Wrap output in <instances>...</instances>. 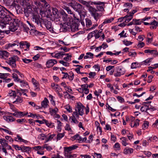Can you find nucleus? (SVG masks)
Segmentation results:
<instances>
[{
    "label": "nucleus",
    "instance_id": "25",
    "mask_svg": "<svg viewBox=\"0 0 158 158\" xmlns=\"http://www.w3.org/2000/svg\"><path fill=\"white\" fill-rule=\"evenodd\" d=\"M2 127H3L4 128H0V131H3L4 132L10 135H13L12 132L10 131H9L8 130V128L7 127H6L4 126H3Z\"/></svg>",
    "mask_w": 158,
    "mask_h": 158
},
{
    "label": "nucleus",
    "instance_id": "55",
    "mask_svg": "<svg viewBox=\"0 0 158 158\" xmlns=\"http://www.w3.org/2000/svg\"><path fill=\"white\" fill-rule=\"evenodd\" d=\"M148 106L147 105H144L143 106H142L140 108V110L142 112H146L148 110L147 109Z\"/></svg>",
    "mask_w": 158,
    "mask_h": 158
},
{
    "label": "nucleus",
    "instance_id": "45",
    "mask_svg": "<svg viewBox=\"0 0 158 158\" xmlns=\"http://www.w3.org/2000/svg\"><path fill=\"white\" fill-rule=\"evenodd\" d=\"M69 77L68 78L70 81H72L74 78V74L72 72H70L68 74Z\"/></svg>",
    "mask_w": 158,
    "mask_h": 158
},
{
    "label": "nucleus",
    "instance_id": "3",
    "mask_svg": "<svg viewBox=\"0 0 158 158\" xmlns=\"http://www.w3.org/2000/svg\"><path fill=\"white\" fill-rule=\"evenodd\" d=\"M32 5L34 9L35 10L39 9L40 11H41L44 7L48 6L47 3L45 0H42L40 2L34 1V2H32Z\"/></svg>",
    "mask_w": 158,
    "mask_h": 158
},
{
    "label": "nucleus",
    "instance_id": "17",
    "mask_svg": "<svg viewBox=\"0 0 158 158\" xmlns=\"http://www.w3.org/2000/svg\"><path fill=\"white\" fill-rule=\"evenodd\" d=\"M152 60V58H148L145 60L141 62V66L149 65Z\"/></svg>",
    "mask_w": 158,
    "mask_h": 158
},
{
    "label": "nucleus",
    "instance_id": "23",
    "mask_svg": "<svg viewBox=\"0 0 158 158\" xmlns=\"http://www.w3.org/2000/svg\"><path fill=\"white\" fill-rule=\"evenodd\" d=\"M15 141L19 142H23L25 143H28V141L24 139H23L19 135H17V137L15 138Z\"/></svg>",
    "mask_w": 158,
    "mask_h": 158
},
{
    "label": "nucleus",
    "instance_id": "42",
    "mask_svg": "<svg viewBox=\"0 0 158 158\" xmlns=\"http://www.w3.org/2000/svg\"><path fill=\"white\" fill-rule=\"evenodd\" d=\"M133 22H134V25H139L143 23L142 21H140L139 19H133Z\"/></svg>",
    "mask_w": 158,
    "mask_h": 158
},
{
    "label": "nucleus",
    "instance_id": "9",
    "mask_svg": "<svg viewBox=\"0 0 158 158\" xmlns=\"http://www.w3.org/2000/svg\"><path fill=\"white\" fill-rule=\"evenodd\" d=\"M92 3L94 5H97V8L99 11H102L104 10L105 5L104 2L98 1V2H93Z\"/></svg>",
    "mask_w": 158,
    "mask_h": 158
},
{
    "label": "nucleus",
    "instance_id": "29",
    "mask_svg": "<svg viewBox=\"0 0 158 158\" xmlns=\"http://www.w3.org/2000/svg\"><path fill=\"white\" fill-rule=\"evenodd\" d=\"M58 111V109L56 107L54 109L49 108V112L52 115L53 114H56Z\"/></svg>",
    "mask_w": 158,
    "mask_h": 158
},
{
    "label": "nucleus",
    "instance_id": "15",
    "mask_svg": "<svg viewBox=\"0 0 158 158\" xmlns=\"http://www.w3.org/2000/svg\"><path fill=\"white\" fill-rule=\"evenodd\" d=\"M57 61L55 59H50L48 60L46 63L47 67L48 68H50L53 66L55 64H56Z\"/></svg>",
    "mask_w": 158,
    "mask_h": 158
},
{
    "label": "nucleus",
    "instance_id": "59",
    "mask_svg": "<svg viewBox=\"0 0 158 158\" xmlns=\"http://www.w3.org/2000/svg\"><path fill=\"white\" fill-rule=\"evenodd\" d=\"M64 135V133H59L57 135V139L60 140L63 137Z\"/></svg>",
    "mask_w": 158,
    "mask_h": 158
},
{
    "label": "nucleus",
    "instance_id": "14",
    "mask_svg": "<svg viewBox=\"0 0 158 158\" xmlns=\"http://www.w3.org/2000/svg\"><path fill=\"white\" fill-rule=\"evenodd\" d=\"M60 13L64 22L71 21L69 18H68L67 14L64 10L61 11Z\"/></svg>",
    "mask_w": 158,
    "mask_h": 158
},
{
    "label": "nucleus",
    "instance_id": "37",
    "mask_svg": "<svg viewBox=\"0 0 158 158\" xmlns=\"http://www.w3.org/2000/svg\"><path fill=\"white\" fill-rule=\"evenodd\" d=\"M102 29H100L98 32L94 34L95 37L96 39H98L102 35Z\"/></svg>",
    "mask_w": 158,
    "mask_h": 158
},
{
    "label": "nucleus",
    "instance_id": "61",
    "mask_svg": "<svg viewBox=\"0 0 158 158\" xmlns=\"http://www.w3.org/2000/svg\"><path fill=\"white\" fill-rule=\"evenodd\" d=\"M145 45V44L143 42H139L137 44V47L138 48H142Z\"/></svg>",
    "mask_w": 158,
    "mask_h": 158
},
{
    "label": "nucleus",
    "instance_id": "35",
    "mask_svg": "<svg viewBox=\"0 0 158 158\" xmlns=\"http://www.w3.org/2000/svg\"><path fill=\"white\" fill-rule=\"evenodd\" d=\"M8 96L10 97L13 96L14 98H15L16 96V92L15 91L10 90L9 91Z\"/></svg>",
    "mask_w": 158,
    "mask_h": 158
},
{
    "label": "nucleus",
    "instance_id": "58",
    "mask_svg": "<svg viewBox=\"0 0 158 158\" xmlns=\"http://www.w3.org/2000/svg\"><path fill=\"white\" fill-rule=\"evenodd\" d=\"M149 123L148 121H145L142 125V127L143 129L147 128L148 127Z\"/></svg>",
    "mask_w": 158,
    "mask_h": 158
},
{
    "label": "nucleus",
    "instance_id": "31",
    "mask_svg": "<svg viewBox=\"0 0 158 158\" xmlns=\"http://www.w3.org/2000/svg\"><path fill=\"white\" fill-rule=\"evenodd\" d=\"M114 20L113 18H111L109 19H106L103 22V23L101 24L102 26L100 28H101L102 27L104 24L107 23H110L111 22Z\"/></svg>",
    "mask_w": 158,
    "mask_h": 158
},
{
    "label": "nucleus",
    "instance_id": "6",
    "mask_svg": "<svg viewBox=\"0 0 158 158\" xmlns=\"http://www.w3.org/2000/svg\"><path fill=\"white\" fill-rule=\"evenodd\" d=\"M31 19L33 22H35L38 26H41L42 19L39 15H33Z\"/></svg>",
    "mask_w": 158,
    "mask_h": 158
},
{
    "label": "nucleus",
    "instance_id": "8",
    "mask_svg": "<svg viewBox=\"0 0 158 158\" xmlns=\"http://www.w3.org/2000/svg\"><path fill=\"white\" fill-rule=\"evenodd\" d=\"M24 12L25 16L27 17H28L31 15L32 16L34 14L32 9L30 5H28L27 8L24 9Z\"/></svg>",
    "mask_w": 158,
    "mask_h": 158
},
{
    "label": "nucleus",
    "instance_id": "16",
    "mask_svg": "<svg viewBox=\"0 0 158 158\" xmlns=\"http://www.w3.org/2000/svg\"><path fill=\"white\" fill-rule=\"evenodd\" d=\"M9 53L6 51H0V58L5 59L7 58L9 55Z\"/></svg>",
    "mask_w": 158,
    "mask_h": 158
},
{
    "label": "nucleus",
    "instance_id": "44",
    "mask_svg": "<svg viewBox=\"0 0 158 158\" xmlns=\"http://www.w3.org/2000/svg\"><path fill=\"white\" fill-rule=\"evenodd\" d=\"M120 139L122 140V144L123 145L125 146L128 144V143H127V139L126 138L123 137Z\"/></svg>",
    "mask_w": 158,
    "mask_h": 158
},
{
    "label": "nucleus",
    "instance_id": "53",
    "mask_svg": "<svg viewBox=\"0 0 158 158\" xmlns=\"http://www.w3.org/2000/svg\"><path fill=\"white\" fill-rule=\"evenodd\" d=\"M52 10L53 15L54 16L57 15L58 11L56 8H53L52 9Z\"/></svg>",
    "mask_w": 158,
    "mask_h": 158
},
{
    "label": "nucleus",
    "instance_id": "21",
    "mask_svg": "<svg viewBox=\"0 0 158 158\" xmlns=\"http://www.w3.org/2000/svg\"><path fill=\"white\" fill-rule=\"evenodd\" d=\"M141 63H138L137 62H135L131 64V69H136L141 67Z\"/></svg>",
    "mask_w": 158,
    "mask_h": 158
},
{
    "label": "nucleus",
    "instance_id": "20",
    "mask_svg": "<svg viewBox=\"0 0 158 158\" xmlns=\"http://www.w3.org/2000/svg\"><path fill=\"white\" fill-rule=\"evenodd\" d=\"M49 101L48 99L46 98H44V99L43 101L41 103V105L43 107L46 108L48 106V103Z\"/></svg>",
    "mask_w": 158,
    "mask_h": 158
},
{
    "label": "nucleus",
    "instance_id": "4",
    "mask_svg": "<svg viewBox=\"0 0 158 158\" xmlns=\"http://www.w3.org/2000/svg\"><path fill=\"white\" fill-rule=\"evenodd\" d=\"M88 10L91 16L96 21H97L102 16V14L101 13H98L97 12L98 10L93 6L89 7Z\"/></svg>",
    "mask_w": 158,
    "mask_h": 158
},
{
    "label": "nucleus",
    "instance_id": "46",
    "mask_svg": "<svg viewBox=\"0 0 158 158\" xmlns=\"http://www.w3.org/2000/svg\"><path fill=\"white\" fill-rule=\"evenodd\" d=\"M123 6L124 7H128L129 9H131L132 7V4L131 3H126L124 4Z\"/></svg>",
    "mask_w": 158,
    "mask_h": 158
},
{
    "label": "nucleus",
    "instance_id": "1",
    "mask_svg": "<svg viewBox=\"0 0 158 158\" xmlns=\"http://www.w3.org/2000/svg\"><path fill=\"white\" fill-rule=\"evenodd\" d=\"M8 8H6L3 7L0 9V21L1 23L3 25H1L3 27H6V24L9 23L10 22L11 20V18L10 15H12L10 12Z\"/></svg>",
    "mask_w": 158,
    "mask_h": 158
},
{
    "label": "nucleus",
    "instance_id": "43",
    "mask_svg": "<svg viewBox=\"0 0 158 158\" xmlns=\"http://www.w3.org/2000/svg\"><path fill=\"white\" fill-rule=\"evenodd\" d=\"M65 55L66 56V57H64V59L66 61H69L71 60V55L69 53L66 54Z\"/></svg>",
    "mask_w": 158,
    "mask_h": 158
},
{
    "label": "nucleus",
    "instance_id": "12",
    "mask_svg": "<svg viewBox=\"0 0 158 158\" xmlns=\"http://www.w3.org/2000/svg\"><path fill=\"white\" fill-rule=\"evenodd\" d=\"M72 7L75 11L79 13L81 12L82 9V6L79 3H76L75 5H73Z\"/></svg>",
    "mask_w": 158,
    "mask_h": 158
},
{
    "label": "nucleus",
    "instance_id": "51",
    "mask_svg": "<svg viewBox=\"0 0 158 158\" xmlns=\"http://www.w3.org/2000/svg\"><path fill=\"white\" fill-rule=\"evenodd\" d=\"M46 137V135L44 134H40L38 136V138L41 139L42 140L45 139V138Z\"/></svg>",
    "mask_w": 158,
    "mask_h": 158
},
{
    "label": "nucleus",
    "instance_id": "24",
    "mask_svg": "<svg viewBox=\"0 0 158 158\" xmlns=\"http://www.w3.org/2000/svg\"><path fill=\"white\" fill-rule=\"evenodd\" d=\"M4 119L7 122H12L15 120V119L11 116H4Z\"/></svg>",
    "mask_w": 158,
    "mask_h": 158
},
{
    "label": "nucleus",
    "instance_id": "7",
    "mask_svg": "<svg viewBox=\"0 0 158 158\" xmlns=\"http://www.w3.org/2000/svg\"><path fill=\"white\" fill-rule=\"evenodd\" d=\"M71 21L64 22L60 26L61 29L63 31L66 32L71 28Z\"/></svg>",
    "mask_w": 158,
    "mask_h": 158
},
{
    "label": "nucleus",
    "instance_id": "50",
    "mask_svg": "<svg viewBox=\"0 0 158 158\" xmlns=\"http://www.w3.org/2000/svg\"><path fill=\"white\" fill-rule=\"evenodd\" d=\"M13 77L14 78V80H15V81H17V82L20 81V79L18 78L17 74L16 73H13Z\"/></svg>",
    "mask_w": 158,
    "mask_h": 158
},
{
    "label": "nucleus",
    "instance_id": "64",
    "mask_svg": "<svg viewBox=\"0 0 158 158\" xmlns=\"http://www.w3.org/2000/svg\"><path fill=\"white\" fill-rule=\"evenodd\" d=\"M23 61L25 63H29L32 61V60L30 59H27L26 58H23L22 59Z\"/></svg>",
    "mask_w": 158,
    "mask_h": 158
},
{
    "label": "nucleus",
    "instance_id": "34",
    "mask_svg": "<svg viewBox=\"0 0 158 158\" xmlns=\"http://www.w3.org/2000/svg\"><path fill=\"white\" fill-rule=\"evenodd\" d=\"M85 20L86 21V25L87 27H89L92 24L91 21L88 18L85 19Z\"/></svg>",
    "mask_w": 158,
    "mask_h": 158
},
{
    "label": "nucleus",
    "instance_id": "38",
    "mask_svg": "<svg viewBox=\"0 0 158 158\" xmlns=\"http://www.w3.org/2000/svg\"><path fill=\"white\" fill-rule=\"evenodd\" d=\"M121 70H119V71H117L116 73H114V76L116 77H119L121 75H123L125 73V71L121 72Z\"/></svg>",
    "mask_w": 158,
    "mask_h": 158
},
{
    "label": "nucleus",
    "instance_id": "10",
    "mask_svg": "<svg viewBox=\"0 0 158 158\" xmlns=\"http://www.w3.org/2000/svg\"><path fill=\"white\" fill-rule=\"evenodd\" d=\"M84 106L81 103H77L76 109L79 115L82 116L84 114Z\"/></svg>",
    "mask_w": 158,
    "mask_h": 158
},
{
    "label": "nucleus",
    "instance_id": "13",
    "mask_svg": "<svg viewBox=\"0 0 158 158\" xmlns=\"http://www.w3.org/2000/svg\"><path fill=\"white\" fill-rule=\"evenodd\" d=\"M45 25L48 30H49L51 33H53L54 31L51 21H45Z\"/></svg>",
    "mask_w": 158,
    "mask_h": 158
},
{
    "label": "nucleus",
    "instance_id": "39",
    "mask_svg": "<svg viewBox=\"0 0 158 158\" xmlns=\"http://www.w3.org/2000/svg\"><path fill=\"white\" fill-rule=\"evenodd\" d=\"M97 30H95L94 31H93L89 33L88 34V36H87V38L88 40L90 39H91L92 37L93 36V34H94H94H95V33L97 32Z\"/></svg>",
    "mask_w": 158,
    "mask_h": 158
},
{
    "label": "nucleus",
    "instance_id": "33",
    "mask_svg": "<svg viewBox=\"0 0 158 158\" xmlns=\"http://www.w3.org/2000/svg\"><path fill=\"white\" fill-rule=\"evenodd\" d=\"M31 148L29 147H27L24 146H21V150L24 152H27L29 151Z\"/></svg>",
    "mask_w": 158,
    "mask_h": 158
},
{
    "label": "nucleus",
    "instance_id": "27",
    "mask_svg": "<svg viewBox=\"0 0 158 158\" xmlns=\"http://www.w3.org/2000/svg\"><path fill=\"white\" fill-rule=\"evenodd\" d=\"M125 22L128 23L133 18V16L130 15L128 13L127 15L124 17Z\"/></svg>",
    "mask_w": 158,
    "mask_h": 158
},
{
    "label": "nucleus",
    "instance_id": "62",
    "mask_svg": "<svg viewBox=\"0 0 158 158\" xmlns=\"http://www.w3.org/2000/svg\"><path fill=\"white\" fill-rule=\"evenodd\" d=\"M59 62L65 66H68L69 65V64L68 63L65 62L63 60H60Z\"/></svg>",
    "mask_w": 158,
    "mask_h": 158
},
{
    "label": "nucleus",
    "instance_id": "26",
    "mask_svg": "<svg viewBox=\"0 0 158 158\" xmlns=\"http://www.w3.org/2000/svg\"><path fill=\"white\" fill-rule=\"evenodd\" d=\"M64 9L67 11V12L69 14L72 15L73 16V17L75 19H76V17L75 16V14H73V12L72 11V10L70 9V8L69 7L65 6L64 8Z\"/></svg>",
    "mask_w": 158,
    "mask_h": 158
},
{
    "label": "nucleus",
    "instance_id": "19",
    "mask_svg": "<svg viewBox=\"0 0 158 158\" xmlns=\"http://www.w3.org/2000/svg\"><path fill=\"white\" fill-rule=\"evenodd\" d=\"M150 28L151 29H156L157 26H158V22L156 20H154L152 22L150 23Z\"/></svg>",
    "mask_w": 158,
    "mask_h": 158
},
{
    "label": "nucleus",
    "instance_id": "63",
    "mask_svg": "<svg viewBox=\"0 0 158 158\" xmlns=\"http://www.w3.org/2000/svg\"><path fill=\"white\" fill-rule=\"evenodd\" d=\"M94 155H93V157L94 158H95L94 156H97V158H102V155L100 153H97L96 152H94Z\"/></svg>",
    "mask_w": 158,
    "mask_h": 158
},
{
    "label": "nucleus",
    "instance_id": "36",
    "mask_svg": "<svg viewBox=\"0 0 158 158\" xmlns=\"http://www.w3.org/2000/svg\"><path fill=\"white\" fill-rule=\"evenodd\" d=\"M55 136V134H53L52 135H49L48 137H46V139H45V141L44 143H46L47 142H48V141L51 140Z\"/></svg>",
    "mask_w": 158,
    "mask_h": 158
},
{
    "label": "nucleus",
    "instance_id": "47",
    "mask_svg": "<svg viewBox=\"0 0 158 158\" xmlns=\"http://www.w3.org/2000/svg\"><path fill=\"white\" fill-rule=\"evenodd\" d=\"M15 46H16V44H15L14 43L12 44L10 43L6 45L5 47L6 49H8L10 47H12Z\"/></svg>",
    "mask_w": 158,
    "mask_h": 158
},
{
    "label": "nucleus",
    "instance_id": "22",
    "mask_svg": "<svg viewBox=\"0 0 158 158\" xmlns=\"http://www.w3.org/2000/svg\"><path fill=\"white\" fill-rule=\"evenodd\" d=\"M16 100L13 102V103L18 104L21 103L23 101V98L19 96V95H16Z\"/></svg>",
    "mask_w": 158,
    "mask_h": 158
},
{
    "label": "nucleus",
    "instance_id": "40",
    "mask_svg": "<svg viewBox=\"0 0 158 158\" xmlns=\"http://www.w3.org/2000/svg\"><path fill=\"white\" fill-rule=\"evenodd\" d=\"M81 88H79V89L81 90V93H82L84 92V90L88 88L87 84H84L81 85Z\"/></svg>",
    "mask_w": 158,
    "mask_h": 158
},
{
    "label": "nucleus",
    "instance_id": "56",
    "mask_svg": "<svg viewBox=\"0 0 158 158\" xmlns=\"http://www.w3.org/2000/svg\"><path fill=\"white\" fill-rule=\"evenodd\" d=\"M27 22L29 26V28H30L31 30L35 28V26L31 23L28 21H27Z\"/></svg>",
    "mask_w": 158,
    "mask_h": 158
},
{
    "label": "nucleus",
    "instance_id": "5",
    "mask_svg": "<svg viewBox=\"0 0 158 158\" xmlns=\"http://www.w3.org/2000/svg\"><path fill=\"white\" fill-rule=\"evenodd\" d=\"M18 59V57L17 56H14L9 58L6 62L12 68H15L16 67V60Z\"/></svg>",
    "mask_w": 158,
    "mask_h": 158
},
{
    "label": "nucleus",
    "instance_id": "60",
    "mask_svg": "<svg viewBox=\"0 0 158 158\" xmlns=\"http://www.w3.org/2000/svg\"><path fill=\"white\" fill-rule=\"evenodd\" d=\"M16 117H20L22 116L23 115V113L22 112L15 111Z\"/></svg>",
    "mask_w": 158,
    "mask_h": 158
},
{
    "label": "nucleus",
    "instance_id": "57",
    "mask_svg": "<svg viewBox=\"0 0 158 158\" xmlns=\"http://www.w3.org/2000/svg\"><path fill=\"white\" fill-rule=\"evenodd\" d=\"M15 92H16V94H19V95H19V96L21 97L22 94H23L22 89H16V91Z\"/></svg>",
    "mask_w": 158,
    "mask_h": 158
},
{
    "label": "nucleus",
    "instance_id": "30",
    "mask_svg": "<svg viewBox=\"0 0 158 158\" xmlns=\"http://www.w3.org/2000/svg\"><path fill=\"white\" fill-rule=\"evenodd\" d=\"M133 149L129 148H126L124 151V153L125 154H130L133 152Z\"/></svg>",
    "mask_w": 158,
    "mask_h": 158
},
{
    "label": "nucleus",
    "instance_id": "32",
    "mask_svg": "<svg viewBox=\"0 0 158 158\" xmlns=\"http://www.w3.org/2000/svg\"><path fill=\"white\" fill-rule=\"evenodd\" d=\"M144 53H150L151 54H154L156 55L157 54V51L154 50H149L148 49L145 50L144 51Z\"/></svg>",
    "mask_w": 158,
    "mask_h": 158
},
{
    "label": "nucleus",
    "instance_id": "52",
    "mask_svg": "<svg viewBox=\"0 0 158 158\" xmlns=\"http://www.w3.org/2000/svg\"><path fill=\"white\" fill-rule=\"evenodd\" d=\"M147 109L148 110H150L151 111H152L156 110V108L155 107L152 106L151 105L148 106Z\"/></svg>",
    "mask_w": 158,
    "mask_h": 158
},
{
    "label": "nucleus",
    "instance_id": "48",
    "mask_svg": "<svg viewBox=\"0 0 158 158\" xmlns=\"http://www.w3.org/2000/svg\"><path fill=\"white\" fill-rule=\"evenodd\" d=\"M19 82H20L21 83L20 86L22 87H24L26 86V85H28L27 83L24 81H22L20 80V81Z\"/></svg>",
    "mask_w": 158,
    "mask_h": 158
},
{
    "label": "nucleus",
    "instance_id": "2",
    "mask_svg": "<svg viewBox=\"0 0 158 158\" xmlns=\"http://www.w3.org/2000/svg\"><path fill=\"white\" fill-rule=\"evenodd\" d=\"M22 23V22L17 19H13L11 20L9 23L7 24V27H9L10 31L14 32L16 31L20 24Z\"/></svg>",
    "mask_w": 158,
    "mask_h": 158
},
{
    "label": "nucleus",
    "instance_id": "11",
    "mask_svg": "<svg viewBox=\"0 0 158 158\" xmlns=\"http://www.w3.org/2000/svg\"><path fill=\"white\" fill-rule=\"evenodd\" d=\"M19 47L21 48H24V46H26V48L24 49L25 51H28L29 50V47L30 46V44L27 41H22L19 43Z\"/></svg>",
    "mask_w": 158,
    "mask_h": 158
},
{
    "label": "nucleus",
    "instance_id": "49",
    "mask_svg": "<svg viewBox=\"0 0 158 158\" xmlns=\"http://www.w3.org/2000/svg\"><path fill=\"white\" fill-rule=\"evenodd\" d=\"M123 44L126 46L131 45L132 43V42H131L130 41H128L126 40L123 41Z\"/></svg>",
    "mask_w": 158,
    "mask_h": 158
},
{
    "label": "nucleus",
    "instance_id": "54",
    "mask_svg": "<svg viewBox=\"0 0 158 158\" xmlns=\"http://www.w3.org/2000/svg\"><path fill=\"white\" fill-rule=\"evenodd\" d=\"M79 115L77 111V109H76L75 111H74L73 113V117H76V118H78L79 117Z\"/></svg>",
    "mask_w": 158,
    "mask_h": 158
},
{
    "label": "nucleus",
    "instance_id": "41",
    "mask_svg": "<svg viewBox=\"0 0 158 158\" xmlns=\"http://www.w3.org/2000/svg\"><path fill=\"white\" fill-rule=\"evenodd\" d=\"M44 123H45L46 125L49 127H52L53 126L52 123H49L48 121L46 119H43Z\"/></svg>",
    "mask_w": 158,
    "mask_h": 158
},
{
    "label": "nucleus",
    "instance_id": "18",
    "mask_svg": "<svg viewBox=\"0 0 158 158\" xmlns=\"http://www.w3.org/2000/svg\"><path fill=\"white\" fill-rule=\"evenodd\" d=\"M4 2L7 6V8L9 9H11L12 8H14V6L11 5L12 0H3Z\"/></svg>",
    "mask_w": 158,
    "mask_h": 158
},
{
    "label": "nucleus",
    "instance_id": "28",
    "mask_svg": "<svg viewBox=\"0 0 158 158\" xmlns=\"http://www.w3.org/2000/svg\"><path fill=\"white\" fill-rule=\"evenodd\" d=\"M79 2L84 5L85 6L87 7H88V8H89V7L91 6L90 5V2H87L84 0H78Z\"/></svg>",
    "mask_w": 158,
    "mask_h": 158
}]
</instances>
